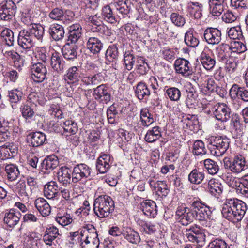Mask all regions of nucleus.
Here are the masks:
<instances>
[{
  "instance_id": "nucleus-1",
  "label": "nucleus",
  "mask_w": 248,
  "mask_h": 248,
  "mask_svg": "<svg viewBox=\"0 0 248 248\" xmlns=\"http://www.w3.org/2000/svg\"><path fill=\"white\" fill-rule=\"evenodd\" d=\"M247 210L246 204L237 199H227L222 205V214L224 218L235 223L243 218Z\"/></svg>"
},
{
  "instance_id": "nucleus-2",
  "label": "nucleus",
  "mask_w": 248,
  "mask_h": 248,
  "mask_svg": "<svg viewBox=\"0 0 248 248\" xmlns=\"http://www.w3.org/2000/svg\"><path fill=\"white\" fill-rule=\"evenodd\" d=\"M82 248H98L100 241L96 229L91 224L86 225L80 231Z\"/></svg>"
},
{
  "instance_id": "nucleus-3",
  "label": "nucleus",
  "mask_w": 248,
  "mask_h": 248,
  "mask_svg": "<svg viewBox=\"0 0 248 248\" xmlns=\"http://www.w3.org/2000/svg\"><path fill=\"white\" fill-rule=\"evenodd\" d=\"M114 202L108 196L102 195L97 198L93 204V211L99 217H107L114 210Z\"/></svg>"
},
{
  "instance_id": "nucleus-4",
  "label": "nucleus",
  "mask_w": 248,
  "mask_h": 248,
  "mask_svg": "<svg viewBox=\"0 0 248 248\" xmlns=\"http://www.w3.org/2000/svg\"><path fill=\"white\" fill-rule=\"evenodd\" d=\"M208 148L215 156L222 155L228 149L230 140L225 136H211L208 139Z\"/></svg>"
},
{
  "instance_id": "nucleus-5",
  "label": "nucleus",
  "mask_w": 248,
  "mask_h": 248,
  "mask_svg": "<svg viewBox=\"0 0 248 248\" xmlns=\"http://www.w3.org/2000/svg\"><path fill=\"white\" fill-rule=\"evenodd\" d=\"M190 207L195 220L204 221L211 218L212 208L198 198H193Z\"/></svg>"
},
{
  "instance_id": "nucleus-6",
  "label": "nucleus",
  "mask_w": 248,
  "mask_h": 248,
  "mask_svg": "<svg viewBox=\"0 0 248 248\" xmlns=\"http://www.w3.org/2000/svg\"><path fill=\"white\" fill-rule=\"evenodd\" d=\"M223 162L225 169L233 173H239L247 169L245 159L241 155L235 156L232 159L225 157Z\"/></svg>"
},
{
  "instance_id": "nucleus-7",
  "label": "nucleus",
  "mask_w": 248,
  "mask_h": 248,
  "mask_svg": "<svg viewBox=\"0 0 248 248\" xmlns=\"http://www.w3.org/2000/svg\"><path fill=\"white\" fill-rule=\"evenodd\" d=\"M91 174V168L86 164L81 163L76 165L72 172V181L78 183L88 178Z\"/></svg>"
},
{
  "instance_id": "nucleus-8",
  "label": "nucleus",
  "mask_w": 248,
  "mask_h": 248,
  "mask_svg": "<svg viewBox=\"0 0 248 248\" xmlns=\"http://www.w3.org/2000/svg\"><path fill=\"white\" fill-rule=\"evenodd\" d=\"M16 7L12 0L3 1L0 5V17L1 20L9 21L16 13Z\"/></svg>"
},
{
  "instance_id": "nucleus-9",
  "label": "nucleus",
  "mask_w": 248,
  "mask_h": 248,
  "mask_svg": "<svg viewBox=\"0 0 248 248\" xmlns=\"http://www.w3.org/2000/svg\"><path fill=\"white\" fill-rule=\"evenodd\" d=\"M185 235L188 240L197 243L204 242L206 238L204 230L197 225L190 227L185 231Z\"/></svg>"
},
{
  "instance_id": "nucleus-10",
  "label": "nucleus",
  "mask_w": 248,
  "mask_h": 248,
  "mask_svg": "<svg viewBox=\"0 0 248 248\" xmlns=\"http://www.w3.org/2000/svg\"><path fill=\"white\" fill-rule=\"evenodd\" d=\"M176 218L184 226H187L195 219L190 207L179 206L176 211Z\"/></svg>"
},
{
  "instance_id": "nucleus-11",
  "label": "nucleus",
  "mask_w": 248,
  "mask_h": 248,
  "mask_svg": "<svg viewBox=\"0 0 248 248\" xmlns=\"http://www.w3.org/2000/svg\"><path fill=\"white\" fill-rule=\"evenodd\" d=\"M31 72L32 78L37 82H42L46 78L47 73L45 64L39 62L32 63Z\"/></svg>"
},
{
  "instance_id": "nucleus-12",
  "label": "nucleus",
  "mask_w": 248,
  "mask_h": 248,
  "mask_svg": "<svg viewBox=\"0 0 248 248\" xmlns=\"http://www.w3.org/2000/svg\"><path fill=\"white\" fill-rule=\"evenodd\" d=\"M89 20L91 24L90 30L92 31L106 36H109L111 33L108 28L102 23L100 17L97 15L90 16Z\"/></svg>"
},
{
  "instance_id": "nucleus-13",
  "label": "nucleus",
  "mask_w": 248,
  "mask_h": 248,
  "mask_svg": "<svg viewBox=\"0 0 248 248\" xmlns=\"http://www.w3.org/2000/svg\"><path fill=\"white\" fill-rule=\"evenodd\" d=\"M213 114L218 120L221 122H226L231 117V110L224 103H217L213 108Z\"/></svg>"
},
{
  "instance_id": "nucleus-14",
  "label": "nucleus",
  "mask_w": 248,
  "mask_h": 248,
  "mask_svg": "<svg viewBox=\"0 0 248 248\" xmlns=\"http://www.w3.org/2000/svg\"><path fill=\"white\" fill-rule=\"evenodd\" d=\"M174 66L176 72L183 77H189L193 73L191 64L188 60L184 58L177 59L175 61Z\"/></svg>"
},
{
  "instance_id": "nucleus-15",
  "label": "nucleus",
  "mask_w": 248,
  "mask_h": 248,
  "mask_svg": "<svg viewBox=\"0 0 248 248\" xmlns=\"http://www.w3.org/2000/svg\"><path fill=\"white\" fill-rule=\"evenodd\" d=\"M21 217V214L19 211L11 209L5 211L3 221L8 227L13 228L19 222Z\"/></svg>"
},
{
  "instance_id": "nucleus-16",
  "label": "nucleus",
  "mask_w": 248,
  "mask_h": 248,
  "mask_svg": "<svg viewBox=\"0 0 248 248\" xmlns=\"http://www.w3.org/2000/svg\"><path fill=\"white\" fill-rule=\"evenodd\" d=\"M93 96L96 100L103 104L108 103L111 98L108 88L104 84L100 85L94 89Z\"/></svg>"
},
{
  "instance_id": "nucleus-17",
  "label": "nucleus",
  "mask_w": 248,
  "mask_h": 248,
  "mask_svg": "<svg viewBox=\"0 0 248 248\" xmlns=\"http://www.w3.org/2000/svg\"><path fill=\"white\" fill-rule=\"evenodd\" d=\"M221 31L216 28H207L203 36L205 41L209 44L214 45L219 44L221 40Z\"/></svg>"
},
{
  "instance_id": "nucleus-18",
  "label": "nucleus",
  "mask_w": 248,
  "mask_h": 248,
  "mask_svg": "<svg viewBox=\"0 0 248 248\" xmlns=\"http://www.w3.org/2000/svg\"><path fill=\"white\" fill-rule=\"evenodd\" d=\"M112 4L119 17L123 18L130 17L129 13L131 10L130 2L126 0H114Z\"/></svg>"
},
{
  "instance_id": "nucleus-19",
  "label": "nucleus",
  "mask_w": 248,
  "mask_h": 248,
  "mask_svg": "<svg viewBox=\"0 0 248 248\" xmlns=\"http://www.w3.org/2000/svg\"><path fill=\"white\" fill-rule=\"evenodd\" d=\"M231 98H237L244 102H248V89L233 84L229 91Z\"/></svg>"
},
{
  "instance_id": "nucleus-20",
  "label": "nucleus",
  "mask_w": 248,
  "mask_h": 248,
  "mask_svg": "<svg viewBox=\"0 0 248 248\" xmlns=\"http://www.w3.org/2000/svg\"><path fill=\"white\" fill-rule=\"evenodd\" d=\"M81 71L79 67H70L64 76L65 81L68 85L77 84L81 77Z\"/></svg>"
},
{
  "instance_id": "nucleus-21",
  "label": "nucleus",
  "mask_w": 248,
  "mask_h": 248,
  "mask_svg": "<svg viewBox=\"0 0 248 248\" xmlns=\"http://www.w3.org/2000/svg\"><path fill=\"white\" fill-rule=\"evenodd\" d=\"M200 60L205 69L212 70L215 65L216 61L210 50L204 49L200 55Z\"/></svg>"
},
{
  "instance_id": "nucleus-22",
  "label": "nucleus",
  "mask_w": 248,
  "mask_h": 248,
  "mask_svg": "<svg viewBox=\"0 0 248 248\" xmlns=\"http://www.w3.org/2000/svg\"><path fill=\"white\" fill-rule=\"evenodd\" d=\"M46 140V135L41 132L31 133L27 137L29 145L34 147L42 145Z\"/></svg>"
},
{
  "instance_id": "nucleus-23",
  "label": "nucleus",
  "mask_w": 248,
  "mask_h": 248,
  "mask_svg": "<svg viewBox=\"0 0 248 248\" xmlns=\"http://www.w3.org/2000/svg\"><path fill=\"white\" fill-rule=\"evenodd\" d=\"M112 163L111 158L109 155H102L97 160L96 169L100 173H105L109 170Z\"/></svg>"
},
{
  "instance_id": "nucleus-24",
  "label": "nucleus",
  "mask_w": 248,
  "mask_h": 248,
  "mask_svg": "<svg viewBox=\"0 0 248 248\" xmlns=\"http://www.w3.org/2000/svg\"><path fill=\"white\" fill-rule=\"evenodd\" d=\"M134 89L135 95L140 100L147 99L151 94L148 85L142 81L139 82Z\"/></svg>"
},
{
  "instance_id": "nucleus-25",
  "label": "nucleus",
  "mask_w": 248,
  "mask_h": 248,
  "mask_svg": "<svg viewBox=\"0 0 248 248\" xmlns=\"http://www.w3.org/2000/svg\"><path fill=\"white\" fill-rule=\"evenodd\" d=\"M35 43V40L32 38L30 33L26 31L20 32L18 37V44L24 49H30Z\"/></svg>"
},
{
  "instance_id": "nucleus-26",
  "label": "nucleus",
  "mask_w": 248,
  "mask_h": 248,
  "mask_svg": "<svg viewBox=\"0 0 248 248\" xmlns=\"http://www.w3.org/2000/svg\"><path fill=\"white\" fill-rule=\"evenodd\" d=\"M6 97L12 108H16L18 103L22 100L23 93L21 90L14 89L8 91Z\"/></svg>"
},
{
  "instance_id": "nucleus-27",
  "label": "nucleus",
  "mask_w": 248,
  "mask_h": 248,
  "mask_svg": "<svg viewBox=\"0 0 248 248\" xmlns=\"http://www.w3.org/2000/svg\"><path fill=\"white\" fill-rule=\"evenodd\" d=\"M50 65L51 68L58 73L63 72L65 68V62L59 53L55 52L52 53L50 60Z\"/></svg>"
},
{
  "instance_id": "nucleus-28",
  "label": "nucleus",
  "mask_w": 248,
  "mask_h": 248,
  "mask_svg": "<svg viewBox=\"0 0 248 248\" xmlns=\"http://www.w3.org/2000/svg\"><path fill=\"white\" fill-rule=\"evenodd\" d=\"M68 41L72 44H75L81 36V26L79 24H74L68 27Z\"/></svg>"
},
{
  "instance_id": "nucleus-29",
  "label": "nucleus",
  "mask_w": 248,
  "mask_h": 248,
  "mask_svg": "<svg viewBox=\"0 0 248 248\" xmlns=\"http://www.w3.org/2000/svg\"><path fill=\"white\" fill-rule=\"evenodd\" d=\"M141 209L146 216L150 217H155L157 214L156 203L151 200H146L141 203Z\"/></svg>"
},
{
  "instance_id": "nucleus-30",
  "label": "nucleus",
  "mask_w": 248,
  "mask_h": 248,
  "mask_svg": "<svg viewBox=\"0 0 248 248\" xmlns=\"http://www.w3.org/2000/svg\"><path fill=\"white\" fill-rule=\"evenodd\" d=\"M72 171L68 168L65 166L62 167L57 173L58 181L66 186L72 180Z\"/></svg>"
},
{
  "instance_id": "nucleus-31",
  "label": "nucleus",
  "mask_w": 248,
  "mask_h": 248,
  "mask_svg": "<svg viewBox=\"0 0 248 248\" xmlns=\"http://www.w3.org/2000/svg\"><path fill=\"white\" fill-rule=\"evenodd\" d=\"M35 207L43 216H48L51 212V208L47 201L43 198H38L34 202Z\"/></svg>"
},
{
  "instance_id": "nucleus-32",
  "label": "nucleus",
  "mask_w": 248,
  "mask_h": 248,
  "mask_svg": "<svg viewBox=\"0 0 248 248\" xmlns=\"http://www.w3.org/2000/svg\"><path fill=\"white\" fill-rule=\"evenodd\" d=\"M208 189L210 193L216 197H218L223 192L224 187L217 179H211L208 182Z\"/></svg>"
},
{
  "instance_id": "nucleus-33",
  "label": "nucleus",
  "mask_w": 248,
  "mask_h": 248,
  "mask_svg": "<svg viewBox=\"0 0 248 248\" xmlns=\"http://www.w3.org/2000/svg\"><path fill=\"white\" fill-rule=\"evenodd\" d=\"M103 44L97 37H89L86 43V46L90 51L95 54L98 53L103 47Z\"/></svg>"
},
{
  "instance_id": "nucleus-34",
  "label": "nucleus",
  "mask_w": 248,
  "mask_h": 248,
  "mask_svg": "<svg viewBox=\"0 0 248 248\" xmlns=\"http://www.w3.org/2000/svg\"><path fill=\"white\" fill-rule=\"evenodd\" d=\"M58 157L55 155L47 156L41 163V169L47 170H52L59 165Z\"/></svg>"
},
{
  "instance_id": "nucleus-35",
  "label": "nucleus",
  "mask_w": 248,
  "mask_h": 248,
  "mask_svg": "<svg viewBox=\"0 0 248 248\" xmlns=\"http://www.w3.org/2000/svg\"><path fill=\"white\" fill-rule=\"evenodd\" d=\"M59 235L58 229L55 226H50L46 228L43 240L46 244L51 246L52 242Z\"/></svg>"
},
{
  "instance_id": "nucleus-36",
  "label": "nucleus",
  "mask_w": 248,
  "mask_h": 248,
  "mask_svg": "<svg viewBox=\"0 0 248 248\" xmlns=\"http://www.w3.org/2000/svg\"><path fill=\"white\" fill-rule=\"evenodd\" d=\"M49 33L54 40L59 41L64 37V28L61 25L53 24L49 28Z\"/></svg>"
},
{
  "instance_id": "nucleus-37",
  "label": "nucleus",
  "mask_w": 248,
  "mask_h": 248,
  "mask_svg": "<svg viewBox=\"0 0 248 248\" xmlns=\"http://www.w3.org/2000/svg\"><path fill=\"white\" fill-rule=\"evenodd\" d=\"M77 46L75 45H70L66 43L62 50L64 58L68 60H73L77 56Z\"/></svg>"
},
{
  "instance_id": "nucleus-38",
  "label": "nucleus",
  "mask_w": 248,
  "mask_h": 248,
  "mask_svg": "<svg viewBox=\"0 0 248 248\" xmlns=\"http://www.w3.org/2000/svg\"><path fill=\"white\" fill-rule=\"evenodd\" d=\"M57 186L55 182H51L44 186V195L48 199H53L60 195L57 190Z\"/></svg>"
},
{
  "instance_id": "nucleus-39",
  "label": "nucleus",
  "mask_w": 248,
  "mask_h": 248,
  "mask_svg": "<svg viewBox=\"0 0 248 248\" xmlns=\"http://www.w3.org/2000/svg\"><path fill=\"white\" fill-rule=\"evenodd\" d=\"M27 31L30 33L34 40L35 39L40 41L42 40L44 34V28L42 25L31 24Z\"/></svg>"
},
{
  "instance_id": "nucleus-40",
  "label": "nucleus",
  "mask_w": 248,
  "mask_h": 248,
  "mask_svg": "<svg viewBox=\"0 0 248 248\" xmlns=\"http://www.w3.org/2000/svg\"><path fill=\"white\" fill-rule=\"evenodd\" d=\"M205 178V173L199 169H193L188 174V181L193 184L199 185L202 183Z\"/></svg>"
},
{
  "instance_id": "nucleus-41",
  "label": "nucleus",
  "mask_w": 248,
  "mask_h": 248,
  "mask_svg": "<svg viewBox=\"0 0 248 248\" xmlns=\"http://www.w3.org/2000/svg\"><path fill=\"white\" fill-rule=\"evenodd\" d=\"M202 4L197 2H189L187 5L189 14L197 19H200L202 17Z\"/></svg>"
},
{
  "instance_id": "nucleus-42",
  "label": "nucleus",
  "mask_w": 248,
  "mask_h": 248,
  "mask_svg": "<svg viewBox=\"0 0 248 248\" xmlns=\"http://www.w3.org/2000/svg\"><path fill=\"white\" fill-rule=\"evenodd\" d=\"M140 121L144 127H148L154 122L153 115L148 108H142L140 111Z\"/></svg>"
},
{
  "instance_id": "nucleus-43",
  "label": "nucleus",
  "mask_w": 248,
  "mask_h": 248,
  "mask_svg": "<svg viewBox=\"0 0 248 248\" xmlns=\"http://www.w3.org/2000/svg\"><path fill=\"white\" fill-rule=\"evenodd\" d=\"M161 137V128L159 126H156L148 130L145 136L144 139L146 141L149 143H152L159 140Z\"/></svg>"
},
{
  "instance_id": "nucleus-44",
  "label": "nucleus",
  "mask_w": 248,
  "mask_h": 248,
  "mask_svg": "<svg viewBox=\"0 0 248 248\" xmlns=\"http://www.w3.org/2000/svg\"><path fill=\"white\" fill-rule=\"evenodd\" d=\"M123 235L124 238L131 243L137 244L140 241L139 233L131 228L127 227L124 229Z\"/></svg>"
},
{
  "instance_id": "nucleus-45",
  "label": "nucleus",
  "mask_w": 248,
  "mask_h": 248,
  "mask_svg": "<svg viewBox=\"0 0 248 248\" xmlns=\"http://www.w3.org/2000/svg\"><path fill=\"white\" fill-rule=\"evenodd\" d=\"M236 192L244 197L248 198V174L242 177L238 185H236Z\"/></svg>"
},
{
  "instance_id": "nucleus-46",
  "label": "nucleus",
  "mask_w": 248,
  "mask_h": 248,
  "mask_svg": "<svg viewBox=\"0 0 248 248\" xmlns=\"http://www.w3.org/2000/svg\"><path fill=\"white\" fill-rule=\"evenodd\" d=\"M5 170L7 179L11 181L16 180L19 176L20 172L17 166L15 164H8L5 166Z\"/></svg>"
},
{
  "instance_id": "nucleus-47",
  "label": "nucleus",
  "mask_w": 248,
  "mask_h": 248,
  "mask_svg": "<svg viewBox=\"0 0 248 248\" xmlns=\"http://www.w3.org/2000/svg\"><path fill=\"white\" fill-rule=\"evenodd\" d=\"M62 127L63 129L62 134L66 136L74 135L78 130L77 124L72 120H67L64 122Z\"/></svg>"
},
{
  "instance_id": "nucleus-48",
  "label": "nucleus",
  "mask_w": 248,
  "mask_h": 248,
  "mask_svg": "<svg viewBox=\"0 0 248 248\" xmlns=\"http://www.w3.org/2000/svg\"><path fill=\"white\" fill-rule=\"evenodd\" d=\"M102 15L104 19L108 23L114 24L117 21L110 6L108 5H105L102 8Z\"/></svg>"
},
{
  "instance_id": "nucleus-49",
  "label": "nucleus",
  "mask_w": 248,
  "mask_h": 248,
  "mask_svg": "<svg viewBox=\"0 0 248 248\" xmlns=\"http://www.w3.org/2000/svg\"><path fill=\"white\" fill-rule=\"evenodd\" d=\"M105 56L107 64L117 60L118 56L117 47L114 45L110 46L106 50Z\"/></svg>"
},
{
  "instance_id": "nucleus-50",
  "label": "nucleus",
  "mask_w": 248,
  "mask_h": 248,
  "mask_svg": "<svg viewBox=\"0 0 248 248\" xmlns=\"http://www.w3.org/2000/svg\"><path fill=\"white\" fill-rule=\"evenodd\" d=\"M137 72L141 75H145L149 71V67L145 60L142 57H138L136 61Z\"/></svg>"
},
{
  "instance_id": "nucleus-51",
  "label": "nucleus",
  "mask_w": 248,
  "mask_h": 248,
  "mask_svg": "<svg viewBox=\"0 0 248 248\" xmlns=\"http://www.w3.org/2000/svg\"><path fill=\"white\" fill-rule=\"evenodd\" d=\"M82 82L86 85H95L101 81V76L99 74L93 75H86L81 78Z\"/></svg>"
},
{
  "instance_id": "nucleus-52",
  "label": "nucleus",
  "mask_w": 248,
  "mask_h": 248,
  "mask_svg": "<svg viewBox=\"0 0 248 248\" xmlns=\"http://www.w3.org/2000/svg\"><path fill=\"white\" fill-rule=\"evenodd\" d=\"M227 33L230 39L234 40L236 39L240 40L243 38V33L240 26H236L228 28Z\"/></svg>"
},
{
  "instance_id": "nucleus-53",
  "label": "nucleus",
  "mask_w": 248,
  "mask_h": 248,
  "mask_svg": "<svg viewBox=\"0 0 248 248\" xmlns=\"http://www.w3.org/2000/svg\"><path fill=\"white\" fill-rule=\"evenodd\" d=\"M38 239L37 234L34 232H28L24 237L23 245L27 248H31Z\"/></svg>"
},
{
  "instance_id": "nucleus-54",
  "label": "nucleus",
  "mask_w": 248,
  "mask_h": 248,
  "mask_svg": "<svg viewBox=\"0 0 248 248\" xmlns=\"http://www.w3.org/2000/svg\"><path fill=\"white\" fill-rule=\"evenodd\" d=\"M204 165L208 173L210 174H216L219 170V168L217 162L212 159L204 160Z\"/></svg>"
},
{
  "instance_id": "nucleus-55",
  "label": "nucleus",
  "mask_w": 248,
  "mask_h": 248,
  "mask_svg": "<svg viewBox=\"0 0 248 248\" xmlns=\"http://www.w3.org/2000/svg\"><path fill=\"white\" fill-rule=\"evenodd\" d=\"M206 152L204 143L202 140H196L194 142L192 147V153L194 155H204Z\"/></svg>"
},
{
  "instance_id": "nucleus-56",
  "label": "nucleus",
  "mask_w": 248,
  "mask_h": 248,
  "mask_svg": "<svg viewBox=\"0 0 248 248\" xmlns=\"http://www.w3.org/2000/svg\"><path fill=\"white\" fill-rule=\"evenodd\" d=\"M168 97L172 101H178L181 96L180 90L174 87L168 88L166 91Z\"/></svg>"
},
{
  "instance_id": "nucleus-57",
  "label": "nucleus",
  "mask_w": 248,
  "mask_h": 248,
  "mask_svg": "<svg viewBox=\"0 0 248 248\" xmlns=\"http://www.w3.org/2000/svg\"><path fill=\"white\" fill-rule=\"evenodd\" d=\"M2 41L8 46H12L14 44V37L13 32L9 29H4L1 33Z\"/></svg>"
},
{
  "instance_id": "nucleus-58",
  "label": "nucleus",
  "mask_w": 248,
  "mask_h": 248,
  "mask_svg": "<svg viewBox=\"0 0 248 248\" xmlns=\"http://www.w3.org/2000/svg\"><path fill=\"white\" fill-rule=\"evenodd\" d=\"M229 48L232 52L237 53H242L247 50V47L244 43L236 40L232 41L231 42Z\"/></svg>"
},
{
  "instance_id": "nucleus-59",
  "label": "nucleus",
  "mask_w": 248,
  "mask_h": 248,
  "mask_svg": "<svg viewBox=\"0 0 248 248\" xmlns=\"http://www.w3.org/2000/svg\"><path fill=\"white\" fill-rule=\"evenodd\" d=\"M170 20L175 26L182 27L186 23V19L184 16L177 12H173L170 16Z\"/></svg>"
},
{
  "instance_id": "nucleus-60",
  "label": "nucleus",
  "mask_w": 248,
  "mask_h": 248,
  "mask_svg": "<svg viewBox=\"0 0 248 248\" xmlns=\"http://www.w3.org/2000/svg\"><path fill=\"white\" fill-rule=\"evenodd\" d=\"M138 223L140 230L147 234L153 233L156 231V226L151 222L139 220Z\"/></svg>"
},
{
  "instance_id": "nucleus-61",
  "label": "nucleus",
  "mask_w": 248,
  "mask_h": 248,
  "mask_svg": "<svg viewBox=\"0 0 248 248\" xmlns=\"http://www.w3.org/2000/svg\"><path fill=\"white\" fill-rule=\"evenodd\" d=\"M184 41L187 46L192 47L197 46L199 43V40L194 36L192 32L190 31L185 33Z\"/></svg>"
},
{
  "instance_id": "nucleus-62",
  "label": "nucleus",
  "mask_w": 248,
  "mask_h": 248,
  "mask_svg": "<svg viewBox=\"0 0 248 248\" xmlns=\"http://www.w3.org/2000/svg\"><path fill=\"white\" fill-rule=\"evenodd\" d=\"M124 61L125 68L130 71L133 68L135 64V56L129 51H126L124 55Z\"/></svg>"
},
{
  "instance_id": "nucleus-63",
  "label": "nucleus",
  "mask_w": 248,
  "mask_h": 248,
  "mask_svg": "<svg viewBox=\"0 0 248 248\" xmlns=\"http://www.w3.org/2000/svg\"><path fill=\"white\" fill-rule=\"evenodd\" d=\"M55 220L62 226H66L70 224L72 221V218L69 214L64 213L63 215L60 213L57 214L55 217Z\"/></svg>"
},
{
  "instance_id": "nucleus-64",
  "label": "nucleus",
  "mask_w": 248,
  "mask_h": 248,
  "mask_svg": "<svg viewBox=\"0 0 248 248\" xmlns=\"http://www.w3.org/2000/svg\"><path fill=\"white\" fill-rule=\"evenodd\" d=\"M117 114L118 111L113 105L110 106L108 108L107 115L108 121L109 124H114L117 122L116 116Z\"/></svg>"
}]
</instances>
